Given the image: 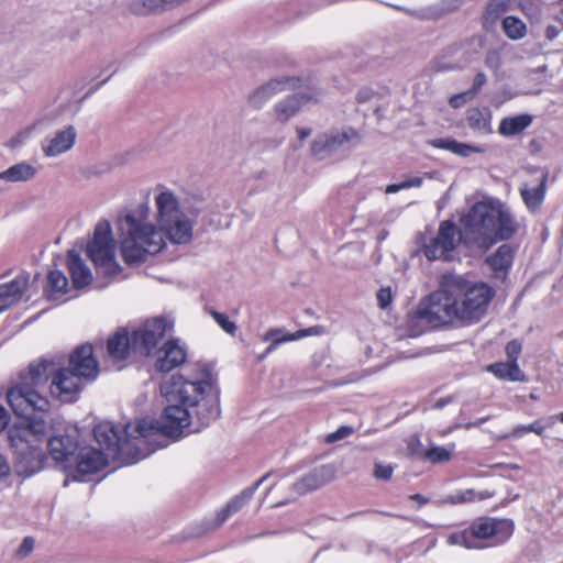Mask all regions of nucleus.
<instances>
[{
    "label": "nucleus",
    "instance_id": "nucleus-1",
    "mask_svg": "<svg viewBox=\"0 0 563 563\" xmlns=\"http://www.w3.org/2000/svg\"><path fill=\"white\" fill-rule=\"evenodd\" d=\"M161 394L167 406L158 421L141 419L123 429L110 421L98 423L93 435L100 451L109 459L133 464L148 455L140 446L152 435L178 438L184 432H199L219 417L218 391L206 365H197L188 378L174 375L161 385Z\"/></svg>",
    "mask_w": 563,
    "mask_h": 563
},
{
    "label": "nucleus",
    "instance_id": "nucleus-2",
    "mask_svg": "<svg viewBox=\"0 0 563 563\" xmlns=\"http://www.w3.org/2000/svg\"><path fill=\"white\" fill-rule=\"evenodd\" d=\"M154 220L148 208L141 207L118 219L119 250L125 264L140 265L161 253L167 241L188 244L192 239L194 223L183 212L176 195L162 189L154 199Z\"/></svg>",
    "mask_w": 563,
    "mask_h": 563
},
{
    "label": "nucleus",
    "instance_id": "nucleus-3",
    "mask_svg": "<svg viewBox=\"0 0 563 563\" xmlns=\"http://www.w3.org/2000/svg\"><path fill=\"white\" fill-rule=\"evenodd\" d=\"M520 228L507 205L498 199H485L473 205L461 219L459 232L452 221L441 222L437 235L424 244L423 253L430 261H448L460 242L486 251L498 241L514 238Z\"/></svg>",
    "mask_w": 563,
    "mask_h": 563
},
{
    "label": "nucleus",
    "instance_id": "nucleus-4",
    "mask_svg": "<svg viewBox=\"0 0 563 563\" xmlns=\"http://www.w3.org/2000/svg\"><path fill=\"white\" fill-rule=\"evenodd\" d=\"M49 430L51 426L41 418L9 428L8 439L16 455L15 471L19 475L30 477L44 468V443L57 465L65 472L71 468V461L78 450L76 437L66 433L48 438Z\"/></svg>",
    "mask_w": 563,
    "mask_h": 563
},
{
    "label": "nucleus",
    "instance_id": "nucleus-5",
    "mask_svg": "<svg viewBox=\"0 0 563 563\" xmlns=\"http://www.w3.org/2000/svg\"><path fill=\"white\" fill-rule=\"evenodd\" d=\"M99 366L90 344H81L69 356L68 367L52 375L49 393L63 402H73L84 386L97 378Z\"/></svg>",
    "mask_w": 563,
    "mask_h": 563
},
{
    "label": "nucleus",
    "instance_id": "nucleus-6",
    "mask_svg": "<svg viewBox=\"0 0 563 563\" xmlns=\"http://www.w3.org/2000/svg\"><path fill=\"white\" fill-rule=\"evenodd\" d=\"M52 363L43 360L31 364L21 374L20 380L7 391V400L16 416L25 417L33 411H46L48 400L42 394L45 384L52 375Z\"/></svg>",
    "mask_w": 563,
    "mask_h": 563
},
{
    "label": "nucleus",
    "instance_id": "nucleus-7",
    "mask_svg": "<svg viewBox=\"0 0 563 563\" xmlns=\"http://www.w3.org/2000/svg\"><path fill=\"white\" fill-rule=\"evenodd\" d=\"M172 323L165 318H154L131 334L125 329L118 330L107 343L108 355L114 361L125 360L131 352L150 355Z\"/></svg>",
    "mask_w": 563,
    "mask_h": 563
},
{
    "label": "nucleus",
    "instance_id": "nucleus-8",
    "mask_svg": "<svg viewBox=\"0 0 563 563\" xmlns=\"http://www.w3.org/2000/svg\"><path fill=\"white\" fill-rule=\"evenodd\" d=\"M450 278L457 321L464 324L477 323L486 314L495 290L483 282H471L453 275Z\"/></svg>",
    "mask_w": 563,
    "mask_h": 563
},
{
    "label": "nucleus",
    "instance_id": "nucleus-9",
    "mask_svg": "<svg viewBox=\"0 0 563 563\" xmlns=\"http://www.w3.org/2000/svg\"><path fill=\"white\" fill-rule=\"evenodd\" d=\"M514 522L510 519L479 518L467 529L452 532L448 543L465 549H484L506 542L514 533Z\"/></svg>",
    "mask_w": 563,
    "mask_h": 563
},
{
    "label": "nucleus",
    "instance_id": "nucleus-10",
    "mask_svg": "<svg viewBox=\"0 0 563 563\" xmlns=\"http://www.w3.org/2000/svg\"><path fill=\"white\" fill-rule=\"evenodd\" d=\"M415 319L431 327H439L457 321L455 299L451 289L450 276H444L440 289L420 301Z\"/></svg>",
    "mask_w": 563,
    "mask_h": 563
},
{
    "label": "nucleus",
    "instance_id": "nucleus-11",
    "mask_svg": "<svg viewBox=\"0 0 563 563\" xmlns=\"http://www.w3.org/2000/svg\"><path fill=\"white\" fill-rule=\"evenodd\" d=\"M87 254L96 266L97 273L104 277H113L121 272L115 258V244L111 225L108 221L99 222L93 236L87 246Z\"/></svg>",
    "mask_w": 563,
    "mask_h": 563
},
{
    "label": "nucleus",
    "instance_id": "nucleus-12",
    "mask_svg": "<svg viewBox=\"0 0 563 563\" xmlns=\"http://www.w3.org/2000/svg\"><path fill=\"white\" fill-rule=\"evenodd\" d=\"M362 136L351 126L334 129L319 134L311 143V152L320 157L358 146Z\"/></svg>",
    "mask_w": 563,
    "mask_h": 563
},
{
    "label": "nucleus",
    "instance_id": "nucleus-13",
    "mask_svg": "<svg viewBox=\"0 0 563 563\" xmlns=\"http://www.w3.org/2000/svg\"><path fill=\"white\" fill-rule=\"evenodd\" d=\"M323 97V91L317 86H310L305 91H299L277 101L272 115L277 122L285 123L297 115L300 109L308 103L319 102Z\"/></svg>",
    "mask_w": 563,
    "mask_h": 563
},
{
    "label": "nucleus",
    "instance_id": "nucleus-14",
    "mask_svg": "<svg viewBox=\"0 0 563 563\" xmlns=\"http://www.w3.org/2000/svg\"><path fill=\"white\" fill-rule=\"evenodd\" d=\"M302 86V80L296 76H277L255 88L247 98L249 104L254 109H262L274 96L297 89Z\"/></svg>",
    "mask_w": 563,
    "mask_h": 563
},
{
    "label": "nucleus",
    "instance_id": "nucleus-15",
    "mask_svg": "<svg viewBox=\"0 0 563 563\" xmlns=\"http://www.w3.org/2000/svg\"><path fill=\"white\" fill-rule=\"evenodd\" d=\"M109 457L95 448H81L71 461V468L66 472L75 481L84 482L86 476L101 471L108 463Z\"/></svg>",
    "mask_w": 563,
    "mask_h": 563
},
{
    "label": "nucleus",
    "instance_id": "nucleus-16",
    "mask_svg": "<svg viewBox=\"0 0 563 563\" xmlns=\"http://www.w3.org/2000/svg\"><path fill=\"white\" fill-rule=\"evenodd\" d=\"M186 357V347L178 340H168L155 352L154 366L156 371L167 373L181 365Z\"/></svg>",
    "mask_w": 563,
    "mask_h": 563
},
{
    "label": "nucleus",
    "instance_id": "nucleus-17",
    "mask_svg": "<svg viewBox=\"0 0 563 563\" xmlns=\"http://www.w3.org/2000/svg\"><path fill=\"white\" fill-rule=\"evenodd\" d=\"M336 471L333 465H321L297 481L292 490L297 495H303L318 489L335 478Z\"/></svg>",
    "mask_w": 563,
    "mask_h": 563
},
{
    "label": "nucleus",
    "instance_id": "nucleus-18",
    "mask_svg": "<svg viewBox=\"0 0 563 563\" xmlns=\"http://www.w3.org/2000/svg\"><path fill=\"white\" fill-rule=\"evenodd\" d=\"M76 130L73 125H68L63 130L56 132L52 137H47L43 144L42 150L45 156L56 157L69 151L76 141Z\"/></svg>",
    "mask_w": 563,
    "mask_h": 563
},
{
    "label": "nucleus",
    "instance_id": "nucleus-19",
    "mask_svg": "<svg viewBox=\"0 0 563 563\" xmlns=\"http://www.w3.org/2000/svg\"><path fill=\"white\" fill-rule=\"evenodd\" d=\"M67 266L74 288L81 289L91 284L92 273L86 262L75 251L68 252Z\"/></svg>",
    "mask_w": 563,
    "mask_h": 563
},
{
    "label": "nucleus",
    "instance_id": "nucleus-20",
    "mask_svg": "<svg viewBox=\"0 0 563 563\" xmlns=\"http://www.w3.org/2000/svg\"><path fill=\"white\" fill-rule=\"evenodd\" d=\"M434 148L445 150L460 157H470L473 154H484L487 148L481 144L459 142L451 137L434 139L430 142Z\"/></svg>",
    "mask_w": 563,
    "mask_h": 563
},
{
    "label": "nucleus",
    "instance_id": "nucleus-21",
    "mask_svg": "<svg viewBox=\"0 0 563 563\" xmlns=\"http://www.w3.org/2000/svg\"><path fill=\"white\" fill-rule=\"evenodd\" d=\"M268 474L262 476L254 483L253 486L243 489L239 495L232 498L227 506L218 514L219 525L223 523L230 516L238 512L244 505H246L256 489L267 479Z\"/></svg>",
    "mask_w": 563,
    "mask_h": 563
},
{
    "label": "nucleus",
    "instance_id": "nucleus-22",
    "mask_svg": "<svg viewBox=\"0 0 563 563\" xmlns=\"http://www.w3.org/2000/svg\"><path fill=\"white\" fill-rule=\"evenodd\" d=\"M545 181L547 177L542 176L533 184H522L520 187V195L526 207L534 212L539 210L545 197Z\"/></svg>",
    "mask_w": 563,
    "mask_h": 563
},
{
    "label": "nucleus",
    "instance_id": "nucleus-23",
    "mask_svg": "<svg viewBox=\"0 0 563 563\" xmlns=\"http://www.w3.org/2000/svg\"><path fill=\"white\" fill-rule=\"evenodd\" d=\"M465 119L467 125L478 135H488L493 133L492 111L484 108H470L466 111Z\"/></svg>",
    "mask_w": 563,
    "mask_h": 563
},
{
    "label": "nucleus",
    "instance_id": "nucleus-24",
    "mask_svg": "<svg viewBox=\"0 0 563 563\" xmlns=\"http://www.w3.org/2000/svg\"><path fill=\"white\" fill-rule=\"evenodd\" d=\"M27 279L19 276L10 283L0 285V312L15 303L26 289Z\"/></svg>",
    "mask_w": 563,
    "mask_h": 563
},
{
    "label": "nucleus",
    "instance_id": "nucleus-25",
    "mask_svg": "<svg viewBox=\"0 0 563 563\" xmlns=\"http://www.w3.org/2000/svg\"><path fill=\"white\" fill-rule=\"evenodd\" d=\"M514 260V251L510 245L503 244L487 258L497 278H504L508 273Z\"/></svg>",
    "mask_w": 563,
    "mask_h": 563
},
{
    "label": "nucleus",
    "instance_id": "nucleus-26",
    "mask_svg": "<svg viewBox=\"0 0 563 563\" xmlns=\"http://www.w3.org/2000/svg\"><path fill=\"white\" fill-rule=\"evenodd\" d=\"M487 371L497 378L508 382H525L526 375L518 366L517 362H499L490 364Z\"/></svg>",
    "mask_w": 563,
    "mask_h": 563
},
{
    "label": "nucleus",
    "instance_id": "nucleus-27",
    "mask_svg": "<svg viewBox=\"0 0 563 563\" xmlns=\"http://www.w3.org/2000/svg\"><path fill=\"white\" fill-rule=\"evenodd\" d=\"M35 166L21 162L0 173V179L9 183L29 181L35 177Z\"/></svg>",
    "mask_w": 563,
    "mask_h": 563
},
{
    "label": "nucleus",
    "instance_id": "nucleus-28",
    "mask_svg": "<svg viewBox=\"0 0 563 563\" xmlns=\"http://www.w3.org/2000/svg\"><path fill=\"white\" fill-rule=\"evenodd\" d=\"M68 279L60 271H51L47 276L45 294L51 300H58L68 294Z\"/></svg>",
    "mask_w": 563,
    "mask_h": 563
},
{
    "label": "nucleus",
    "instance_id": "nucleus-29",
    "mask_svg": "<svg viewBox=\"0 0 563 563\" xmlns=\"http://www.w3.org/2000/svg\"><path fill=\"white\" fill-rule=\"evenodd\" d=\"M531 122L532 117L529 114L507 117L500 121L498 132L504 136H514L526 130Z\"/></svg>",
    "mask_w": 563,
    "mask_h": 563
},
{
    "label": "nucleus",
    "instance_id": "nucleus-30",
    "mask_svg": "<svg viewBox=\"0 0 563 563\" xmlns=\"http://www.w3.org/2000/svg\"><path fill=\"white\" fill-rule=\"evenodd\" d=\"M556 423V417H544L541 419H538L533 421L530 424H519L514 428L512 432L510 433V437L514 438H522L528 432H533L538 435H543L544 431L549 428H552Z\"/></svg>",
    "mask_w": 563,
    "mask_h": 563
},
{
    "label": "nucleus",
    "instance_id": "nucleus-31",
    "mask_svg": "<svg viewBox=\"0 0 563 563\" xmlns=\"http://www.w3.org/2000/svg\"><path fill=\"white\" fill-rule=\"evenodd\" d=\"M521 0H490L486 7V21L495 22L501 14L516 9Z\"/></svg>",
    "mask_w": 563,
    "mask_h": 563
},
{
    "label": "nucleus",
    "instance_id": "nucleus-32",
    "mask_svg": "<svg viewBox=\"0 0 563 563\" xmlns=\"http://www.w3.org/2000/svg\"><path fill=\"white\" fill-rule=\"evenodd\" d=\"M505 34L511 40H520L527 33V26L520 19L509 15L503 20Z\"/></svg>",
    "mask_w": 563,
    "mask_h": 563
},
{
    "label": "nucleus",
    "instance_id": "nucleus-33",
    "mask_svg": "<svg viewBox=\"0 0 563 563\" xmlns=\"http://www.w3.org/2000/svg\"><path fill=\"white\" fill-rule=\"evenodd\" d=\"M454 445L450 448L431 446L424 452V459L433 464L448 462L453 453Z\"/></svg>",
    "mask_w": 563,
    "mask_h": 563
},
{
    "label": "nucleus",
    "instance_id": "nucleus-34",
    "mask_svg": "<svg viewBox=\"0 0 563 563\" xmlns=\"http://www.w3.org/2000/svg\"><path fill=\"white\" fill-rule=\"evenodd\" d=\"M280 330H271L266 334V339L273 338L272 344L267 347L266 353H271L277 345L288 342V341H295L305 335L302 331H298L295 333H289L285 335H280Z\"/></svg>",
    "mask_w": 563,
    "mask_h": 563
},
{
    "label": "nucleus",
    "instance_id": "nucleus-35",
    "mask_svg": "<svg viewBox=\"0 0 563 563\" xmlns=\"http://www.w3.org/2000/svg\"><path fill=\"white\" fill-rule=\"evenodd\" d=\"M484 494H478L474 489L459 490L445 498L446 503L450 504H464L474 501L476 498L484 499Z\"/></svg>",
    "mask_w": 563,
    "mask_h": 563
},
{
    "label": "nucleus",
    "instance_id": "nucleus-36",
    "mask_svg": "<svg viewBox=\"0 0 563 563\" xmlns=\"http://www.w3.org/2000/svg\"><path fill=\"white\" fill-rule=\"evenodd\" d=\"M422 185V178L421 177H411L407 180L391 184L386 187L385 192L386 194H396L402 189L413 188V187H420Z\"/></svg>",
    "mask_w": 563,
    "mask_h": 563
},
{
    "label": "nucleus",
    "instance_id": "nucleus-37",
    "mask_svg": "<svg viewBox=\"0 0 563 563\" xmlns=\"http://www.w3.org/2000/svg\"><path fill=\"white\" fill-rule=\"evenodd\" d=\"M211 316L218 325L227 333L233 335L236 331V325L233 321L229 320L228 316L212 310Z\"/></svg>",
    "mask_w": 563,
    "mask_h": 563
},
{
    "label": "nucleus",
    "instance_id": "nucleus-38",
    "mask_svg": "<svg viewBox=\"0 0 563 563\" xmlns=\"http://www.w3.org/2000/svg\"><path fill=\"white\" fill-rule=\"evenodd\" d=\"M486 66L492 69L494 73H498L500 70L503 59L501 55L498 51H489L485 57Z\"/></svg>",
    "mask_w": 563,
    "mask_h": 563
},
{
    "label": "nucleus",
    "instance_id": "nucleus-39",
    "mask_svg": "<svg viewBox=\"0 0 563 563\" xmlns=\"http://www.w3.org/2000/svg\"><path fill=\"white\" fill-rule=\"evenodd\" d=\"M352 433H353V428L347 427V426H342L334 432L329 433L325 437V442L334 443V442H338L340 440H343V439L350 437Z\"/></svg>",
    "mask_w": 563,
    "mask_h": 563
},
{
    "label": "nucleus",
    "instance_id": "nucleus-40",
    "mask_svg": "<svg viewBox=\"0 0 563 563\" xmlns=\"http://www.w3.org/2000/svg\"><path fill=\"white\" fill-rule=\"evenodd\" d=\"M394 473L391 464L375 463L374 476L377 479L387 481Z\"/></svg>",
    "mask_w": 563,
    "mask_h": 563
},
{
    "label": "nucleus",
    "instance_id": "nucleus-41",
    "mask_svg": "<svg viewBox=\"0 0 563 563\" xmlns=\"http://www.w3.org/2000/svg\"><path fill=\"white\" fill-rule=\"evenodd\" d=\"M473 97V92L467 90L452 96L449 100V103L452 108L457 109L470 101Z\"/></svg>",
    "mask_w": 563,
    "mask_h": 563
},
{
    "label": "nucleus",
    "instance_id": "nucleus-42",
    "mask_svg": "<svg viewBox=\"0 0 563 563\" xmlns=\"http://www.w3.org/2000/svg\"><path fill=\"white\" fill-rule=\"evenodd\" d=\"M32 130H33L32 126L21 130L15 136H13L8 142L7 145L10 147H16L19 145H22L31 136Z\"/></svg>",
    "mask_w": 563,
    "mask_h": 563
},
{
    "label": "nucleus",
    "instance_id": "nucleus-43",
    "mask_svg": "<svg viewBox=\"0 0 563 563\" xmlns=\"http://www.w3.org/2000/svg\"><path fill=\"white\" fill-rule=\"evenodd\" d=\"M521 352V344L517 340H512L506 345V354L509 362H517V358Z\"/></svg>",
    "mask_w": 563,
    "mask_h": 563
},
{
    "label": "nucleus",
    "instance_id": "nucleus-44",
    "mask_svg": "<svg viewBox=\"0 0 563 563\" xmlns=\"http://www.w3.org/2000/svg\"><path fill=\"white\" fill-rule=\"evenodd\" d=\"M391 299H393V295H391V289L389 287L382 288V289L378 290V292H377V301H378V306L382 309L387 308L388 305L391 302Z\"/></svg>",
    "mask_w": 563,
    "mask_h": 563
},
{
    "label": "nucleus",
    "instance_id": "nucleus-45",
    "mask_svg": "<svg viewBox=\"0 0 563 563\" xmlns=\"http://www.w3.org/2000/svg\"><path fill=\"white\" fill-rule=\"evenodd\" d=\"M33 548H34V540L30 537H26V538H24L21 545L19 547L16 554L20 558H24L29 553L32 552Z\"/></svg>",
    "mask_w": 563,
    "mask_h": 563
},
{
    "label": "nucleus",
    "instance_id": "nucleus-46",
    "mask_svg": "<svg viewBox=\"0 0 563 563\" xmlns=\"http://www.w3.org/2000/svg\"><path fill=\"white\" fill-rule=\"evenodd\" d=\"M486 82V76L483 73H478L473 80V87L468 90L473 92V96L477 93V91L484 86Z\"/></svg>",
    "mask_w": 563,
    "mask_h": 563
},
{
    "label": "nucleus",
    "instance_id": "nucleus-47",
    "mask_svg": "<svg viewBox=\"0 0 563 563\" xmlns=\"http://www.w3.org/2000/svg\"><path fill=\"white\" fill-rule=\"evenodd\" d=\"M11 467L7 459L0 453V481L7 478L10 475Z\"/></svg>",
    "mask_w": 563,
    "mask_h": 563
},
{
    "label": "nucleus",
    "instance_id": "nucleus-48",
    "mask_svg": "<svg viewBox=\"0 0 563 563\" xmlns=\"http://www.w3.org/2000/svg\"><path fill=\"white\" fill-rule=\"evenodd\" d=\"M9 412L4 407L0 406V432L7 428V426L9 424Z\"/></svg>",
    "mask_w": 563,
    "mask_h": 563
},
{
    "label": "nucleus",
    "instance_id": "nucleus-49",
    "mask_svg": "<svg viewBox=\"0 0 563 563\" xmlns=\"http://www.w3.org/2000/svg\"><path fill=\"white\" fill-rule=\"evenodd\" d=\"M296 133L300 141H305L306 139H308L311 135L312 130L307 126H297Z\"/></svg>",
    "mask_w": 563,
    "mask_h": 563
},
{
    "label": "nucleus",
    "instance_id": "nucleus-50",
    "mask_svg": "<svg viewBox=\"0 0 563 563\" xmlns=\"http://www.w3.org/2000/svg\"><path fill=\"white\" fill-rule=\"evenodd\" d=\"M488 420V417H484V418H481L478 421L476 422H470L464 426L465 429H471V428H474V427H479L481 424H483L484 422H486Z\"/></svg>",
    "mask_w": 563,
    "mask_h": 563
},
{
    "label": "nucleus",
    "instance_id": "nucleus-51",
    "mask_svg": "<svg viewBox=\"0 0 563 563\" xmlns=\"http://www.w3.org/2000/svg\"><path fill=\"white\" fill-rule=\"evenodd\" d=\"M411 498L417 500L420 505H423L427 503V499L420 494L412 495Z\"/></svg>",
    "mask_w": 563,
    "mask_h": 563
},
{
    "label": "nucleus",
    "instance_id": "nucleus-52",
    "mask_svg": "<svg viewBox=\"0 0 563 563\" xmlns=\"http://www.w3.org/2000/svg\"><path fill=\"white\" fill-rule=\"evenodd\" d=\"M366 99H368V93H364V95H363V93H360V95H358V100H360V101H365Z\"/></svg>",
    "mask_w": 563,
    "mask_h": 563
},
{
    "label": "nucleus",
    "instance_id": "nucleus-53",
    "mask_svg": "<svg viewBox=\"0 0 563 563\" xmlns=\"http://www.w3.org/2000/svg\"><path fill=\"white\" fill-rule=\"evenodd\" d=\"M446 402L444 400H438L435 404V408H442Z\"/></svg>",
    "mask_w": 563,
    "mask_h": 563
},
{
    "label": "nucleus",
    "instance_id": "nucleus-54",
    "mask_svg": "<svg viewBox=\"0 0 563 563\" xmlns=\"http://www.w3.org/2000/svg\"><path fill=\"white\" fill-rule=\"evenodd\" d=\"M411 443H419V439L417 437H412L409 441V445H411Z\"/></svg>",
    "mask_w": 563,
    "mask_h": 563
},
{
    "label": "nucleus",
    "instance_id": "nucleus-55",
    "mask_svg": "<svg viewBox=\"0 0 563 563\" xmlns=\"http://www.w3.org/2000/svg\"><path fill=\"white\" fill-rule=\"evenodd\" d=\"M556 422L558 421H561L563 423V412H561L560 415H556Z\"/></svg>",
    "mask_w": 563,
    "mask_h": 563
},
{
    "label": "nucleus",
    "instance_id": "nucleus-56",
    "mask_svg": "<svg viewBox=\"0 0 563 563\" xmlns=\"http://www.w3.org/2000/svg\"><path fill=\"white\" fill-rule=\"evenodd\" d=\"M285 503H279L277 505H275L276 507H280L282 505H284Z\"/></svg>",
    "mask_w": 563,
    "mask_h": 563
}]
</instances>
